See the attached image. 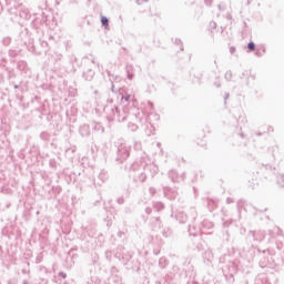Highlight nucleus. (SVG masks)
Masks as SVG:
<instances>
[{"instance_id":"20e7f679","label":"nucleus","mask_w":284,"mask_h":284,"mask_svg":"<svg viewBox=\"0 0 284 284\" xmlns=\"http://www.w3.org/2000/svg\"><path fill=\"white\" fill-rule=\"evenodd\" d=\"M278 183H284V178L283 176L280 178Z\"/></svg>"},{"instance_id":"f257e3e1","label":"nucleus","mask_w":284,"mask_h":284,"mask_svg":"<svg viewBox=\"0 0 284 284\" xmlns=\"http://www.w3.org/2000/svg\"><path fill=\"white\" fill-rule=\"evenodd\" d=\"M101 23H102V26H104L105 28H108V23H109L108 18L102 17V18H101Z\"/></svg>"},{"instance_id":"f03ea898","label":"nucleus","mask_w":284,"mask_h":284,"mask_svg":"<svg viewBox=\"0 0 284 284\" xmlns=\"http://www.w3.org/2000/svg\"><path fill=\"white\" fill-rule=\"evenodd\" d=\"M248 50H250L251 52H254V50H255V44H254V42H250V43H248Z\"/></svg>"},{"instance_id":"7ed1b4c3","label":"nucleus","mask_w":284,"mask_h":284,"mask_svg":"<svg viewBox=\"0 0 284 284\" xmlns=\"http://www.w3.org/2000/svg\"><path fill=\"white\" fill-rule=\"evenodd\" d=\"M148 0H135L138 6H143V3H146Z\"/></svg>"},{"instance_id":"39448f33","label":"nucleus","mask_w":284,"mask_h":284,"mask_svg":"<svg viewBox=\"0 0 284 284\" xmlns=\"http://www.w3.org/2000/svg\"><path fill=\"white\" fill-rule=\"evenodd\" d=\"M125 101H130V97H126V98H125Z\"/></svg>"}]
</instances>
